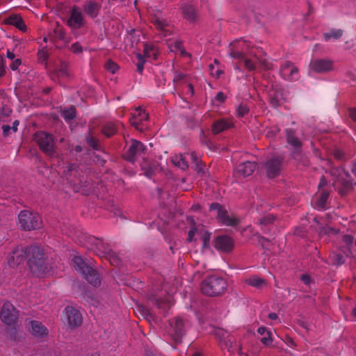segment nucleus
Here are the masks:
<instances>
[{
  "instance_id": "8fccbe9b",
  "label": "nucleus",
  "mask_w": 356,
  "mask_h": 356,
  "mask_svg": "<svg viewBox=\"0 0 356 356\" xmlns=\"http://www.w3.org/2000/svg\"><path fill=\"white\" fill-rule=\"evenodd\" d=\"M249 111V108L243 104H240L237 109L238 115L239 117H243Z\"/></svg>"
},
{
  "instance_id": "4d7b16f0",
  "label": "nucleus",
  "mask_w": 356,
  "mask_h": 356,
  "mask_svg": "<svg viewBox=\"0 0 356 356\" xmlns=\"http://www.w3.org/2000/svg\"><path fill=\"white\" fill-rule=\"evenodd\" d=\"M71 50L75 54L81 53L83 49L79 42H75L71 45Z\"/></svg>"
},
{
  "instance_id": "473e14b6",
  "label": "nucleus",
  "mask_w": 356,
  "mask_h": 356,
  "mask_svg": "<svg viewBox=\"0 0 356 356\" xmlns=\"http://www.w3.org/2000/svg\"><path fill=\"white\" fill-rule=\"evenodd\" d=\"M246 282L255 288L261 289L266 285V280L258 277H251L246 280Z\"/></svg>"
},
{
  "instance_id": "7c9ffc66",
  "label": "nucleus",
  "mask_w": 356,
  "mask_h": 356,
  "mask_svg": "<svg viewBox=\"0 0 356 356\" xmlns=\"http://www.w3.org/2000/svg\"><path fill=\"white\" fill-rule=\"evenodd\" d=\"M97 245H96L95 248V251L97 254L101 257H103L111 249L108 248V246L106 243H104L102 240L97 241Z\"/></svg>"
},
{
  "instance_id": "6e6d98bb",
  "label": "nucleus",
  "mask_w": 356,
  "mask_h": 356,
  "mask_svg": "<svg viewBox=\"0 0 356 356\" xmlns=\"http://www.w3.org/2000/svg\"><path fill=\"white\" fill-rule=\"evenodd\" d=\"M334 156L338 160H343L344 159L345 153L339 149H335L333 152Z\"/></svg>"
},
{
  "instance_id": "3c124183",
  "label": "nucleus",
  "mask_w": 356,
  "mask_h": 356,
  "mask_svg": "<svg viewBox=\"0 0 356 356\" xmlns=\"http://www.w3.org/2000/svg\"><path fill=\"white\" fill-rule=\"evenodd\" d=\"M260 67L264 70H269L272 68V64L266 60H259Z\"/></svg>"
},
{
  "instance_id": "7ed1b4c3",
  "label": "nucleus",
  "mask_w": 356,
  "mask_h": 356,
  "mask_svg": "<svg viewBox=\"0 0 356 356\" xmlns=\"http://www.w3.org/2000/svg\"><path fill=\"white\" fill-rule=\"evenodd\" d=\"M170 330L169 333L175 344L181 343L182 338L186 333L189 323L181 317H175L169 321Z\"/></svg>"
},
{
  "instance_id": "20e7f679",
  "label": "nucleus",
  "mask_w": 356,
  "mask_h": 356,
  "mask_svg": "<svg viewBox=\"0 0 356 356\" xmlns=\"http://www.w3.org/2000/svg\"><path fill=\"white\" fill-rule=\"evenodd\" d=\"M18 218L19 227L25 231H31L40 227L41 218L36 213L24 210L19 213Z\"/></svg>"
},
{
  "instance_id": "f704fd0d",
  "label": "nucleus",
  "mask_w": 356,
  "mask_h": 356,
  "mask_svg": "<svg viewBox=\"0 0 356 356\" xmlns=\"http://www.w3.org/2000/svg\"><path fill=\"white\" fill-rule=\"evenodd\" d=\"M137 312L147 321L151 322L152 320H154L153 315L145 306L143 305H138L137 306Z\"/></svg>"
},
{
  "instance_id": "f3484780",
  "label": "nucleus",
  "mask_w": 356,
  "mask_h": 356,
  "mask_svg": "<svg viewBox=\"0 0 356 356\" xmlns=\"http://www.w3.org/2000/svg\"><path fill=\"white\" fill-rule=\"evenodd\" d=\"M255 162L245 161L240 163L236 168V172L244 177L251 175L257 169Z\"/></svg>"
},
{
  "instance_id": "49530a36",
  "label": "nucleus",
  "mask_w": 356,
  "mask_h": 356,
  "mask_svg": "<svg viewBox=\"0 0 356 356\" xmlns=\"http://www.w3.org/2000/svg\"><path fill=\"white\" fill-rule=\"evenodd\" d=\"M11 112L12 111L8 107L3 106L1 111L0 120L4 121V118L9 117Z\"/></svg>"
},
{
  "instance_id": "a878e982",
  "label": "nucleus",
  "mask_w": 356,
  "mask_h": 356,
  "mask_svg": "<svg viewBox=\"0 0 356 356\" xmlns=\"http://www.w3.org/2000/svg\"><path fill=\"white\" fill-rule=\"evenodd\" d=\"M6 21L8 24L15 26L22 31H26V26L23 19L17 15H12L9 17Z\"/></svg>"
},
{
  "instance_id": "72a5a7b5",
  "label": "nucleus",
  "mask_w": 356,
  "mask_h": 356,
  "mask_svg": "<svg viewBox=\"0 0 356 356\" xmlns=\"http://www.w3.org/2000/svg\"><path fill=\"white\" fill-rule=\"evenodd\" d=\"M183 14L186 18L189 20H194L195 19V9L192 5H186L182 9Z\"/></svg>"
},
{
  "instance_id": "e2e57ef3",
  "label": "nucleus",
  "mask_w": 356,
  "mask_h": 356,
  "mask_svg": "<svg viewBox=\"0 0 356 356\" xmlns=\"http://www.w3.org/2000/svg\"><path fill=\"white\" fill-rule=\"evenodd\" d=\"M21 60L19 58H17L13 61L10 67L13 70H16L18 68V67L21 65Z\"/></svg>"
},
{
  "instance_id": "2eb2a0df",
  "label": "nucleus",
  "mask_w": 356,
  "mask_h": 356,
  "mask_svg": "<svg viewBox=\"0 0 356 356\" xmlns=\"http://www.w3.org/2000/svg\"><path fill=\"white\" fill-rule=\"evenodd\" d=\"M147 299L152 304L156 305L159 309H163L165 312L168 309L171 304L168 300H163L160 296H159L156 290L152 289L147 294Z\"/></svg>"
},
{
  "instance_id": "58836bf2",
  "label": "nucleus",
  "mask_w": 356,
  "mask_h": 356,
  "mask_svg": "<svg viewBox=\"0 0 356 356\" xmlns=\"http://www.w3.org/2000/svg\"><path fill=\"white\" fill-rule=\"evenodd\" d=\"M76 109L74 106H71L70 109H64L61 112V115L66 121H70L75 118Z\"/></svg>"
},
{
  "instance_id": "5fc2aeb1",
  "label": "nucleus",
  "mask_w": 356,
  "mask_h": 356,
  "mask_svg": "<svg viewBox=\"0 0 356 356\" xmlns=\"http://www.w3.org/2000/svg\"><path fill=\"white\" fill-rule=\"evenodd\" d=\"M209 70L212 76H216L217 77H219L220 75L222 73V70H220L218 68H216L212 64L209 65Z\"/></svg>"
},
{
  "instance_id": "de8ad7c7",
  "label": "nucleus",
  "mask_w": 356,
  "mask_h": 356,
  "mask_svg": "<svg viewBox=\"0 0 356 356\" xmlns=\"http://www.w3.org/2000/svg\"><path fill=\"white\" fill-rule=\"evenodd\" d=\"M345 261L344 257L341 254H335L333 256V264L339 266Z\"/></svg>"
},
{
  "instance_id": "79ce46f5",
  "label": "nucleus",
  "mask_w": 356,
  "mask_h": 356,
  "mask_svg": "<svg viewBox=\"0 0 356 356\" xmlns=\"http://www.w3.org/2000/svg\"><path fill=\"white\" fill-rule=\"evenodd\" d=\"M211 233L204 231L202 234V240L203 241V248H208L209 247V241H210Z\"/></svg>"
},
{
  "instance_id": "f8f14e48",
  "label": "nucleus",
  "mask_w": 356,
  "mask_h": 356,
  "mask_svg": "<svg viewBox=\"0 0 356 356\" xmlns=\"http://www.w3.org/2000/svg\"><path fill=\"white\" fill-rule=\"evenodd\" d=\"M214 246L216 249L225 252H229L234 248V241L227 235L216 236L214 241Z\"/></svg>"
},
{
  "instance_id": "1a4fd4ad",
  "label": "nucleus",
  "mask_w": 356,
  "mask_h": 356,
  "mask_svg": "<svg viewBox=\"0 0 356 356\" xmlns=\"http://www.w3.org/2000/svg\"><path fill=\"white\" fill-rule=\"evenodd\" d=\"M146 149L145 145L140 141L136 140H131V145L128 149L124 153L123 157L127 161L134 163L136 159V156L140 152H144Z\"/></svg>"
},
{
  "instance_id": "e433bc0d",
  "label": "nucleus",
  "mask_w": 356,
  "mask_h": 356,
  "mask_svg": "<svg viewBox=\"0 0 356 356\" xmlns=\"http://www.w3.org/2000/svg\"><path fill=\"white\" fill-rule=\"evenodd\" d=\"M116 131L117 129L115 124L111 122L106 124L102 128L103 134L107 137L113 136Z\"/></svg>"
},
{
  "instance_id": "dca6fc26",
  "label": "nucleus",
  "mask_w": 356,
  "mask_h": 356,
  "mask_svg": "<svg viewBox=\"0 0 356 356\" xmlns=\"http://www.w3.org/2000/svg\"><path fill=\"white\" fill-rule=\"evenodd\" d=\"M286 140L289 145L295 147L293 152V156L297 159L301 152V141L296 136L295 131L291 129L286 130Z\"/></svg>"
},
{
  "instance_id": "9b49d317",
  "label": "nucleus",
  "mask_w": 356,
  "mask_h": 356,
  "mask_svg": "<svg viewBox=\"0 0 356 356\" xmlns=\"http://www.w3.org/2000/svg\"><path fill=\"white\" fill-rule=\"evenodd\" d=\"M29 247H17L8 258V264L13 267L19 264L26 258H27Z\"/></svg>"
},
{
  "instance_id": "0eeeda50",
  "label": "nucleus",
  "mask_w": 356,
  "mask_h": 356,
  "mask_svg": "<svg viewBox=\"0 0 356 356\" xmlns=\"http://www.w3.org/2000/svg\"><path fill=\"white\" fill-rule=\"evenodd\" d=\"M281 76L287 81H297L300 78L299 70L291 61H286L280 68Z\"/></svg>"
},
{
  "instance_id": "6e6552de",
  "label": "nucleus",
  "mask_w": 356,
  "mask_h": 356,
  "mask_svg": "<svg viewBox=\"0 0 356 356\" xmlns=\"http://www.w3.org/2000/svg\"><path fill=\"white\" fill-rule=\"evenodd\" d=\"M283 157L273 156L266 163V175L268 178H274L280 175Z\"/></svg>"
},
{
  "instance_id": "4468645a",
  "label": "nucleus",
  "mask_w": 356,
  "mask_h": 356,
  "mask_svg": "<svg viewBox=\"0 0 356 356\" xmlns=\"http://www.w3.org/2000/svg\"><path fill=\"white\" fill-rule=\"evenodd\" d=\"M67 23L69 26L74 29H79L84 25V18L76 7L72 8Z\"/></svg>"
},
{
  "instance_id": "b1692460",
  "label": "nucleus",
  "mask_w": 356,
  "mask_h": 356,
  "mask_svg": "<svg viewBox=\"0 0 356 356\" xmlns=\"http://www.w3.org/2000/svg\"><path fill=\"white\" fill-rule=\"evenodd\" d=\"M173 82L175 84V88L188 87L189 89H193V86L189 81L188 77H187L186 75L184 74H176L174 76Z\"/></svg>"
},
{
  "instance_id": "864d4df0",
  "label": "nucleus",
  "mask_w": 356,
  "mask_h": 356,
  "mask_svg": "<svg viewBox=\"0 0 356 356\" xmlns=\"http://www.w3.org/2000/svg\"><path fill=\"white\" fill-rule=\"evenodd\" d=\"M261 341L262 343H264L266 346L270 345L273 341V339L271 337V333L267 332L266 336L264 335V337L263 338H261Z\"/></svg>"
},
{
  "instance_id": "c756f323",
  "label": "nucleus",
  "mask_w": 356,
  "mask_h": 356,
  "mask_svg": "<svg viewBox=\"0 0 356 356\" xmlns=\"http://www.w3.org/2000/svg\"><path fill=\"white\" fill-rule=\"evenodd\" d=\"M103 257L108 260L110 264L113 266H118L122 263L120 257L112 250H110Z\"/></svg>"
},
{
  "instance_id": "aec40b11",
  "label": "nucleus",
  "mask_w": 356,
  "mask_h": 356,
  "mask_svg": "<svg viewBox=\"0 0 356 356\" xmlns=\"http://www.w3.org/2000/svg\"><path fill=\"white\" fill-rule=\"evenodd\" d=\"M29 331L36 337H42L47 334V329L39 321H32L29 322Z\"/></svg>"
},
{
  "instance_id": "13d9d810",
  "label": "nucleus",
  "mask_w": 356,
  "mask_h": 356,
  "mask_svg": "<svg viewBox=\"0 0 356 356\" xmlns=\"http://www.w3.org/2000/svg\"><path fill=\"white\" fill-rule=\"evenodd\" d=\"M242 60H244V63H245V66L246 67V68H248L249 70L252 71V70H254L255 69V65L252 62L251 60L250 59H247L244 57V58H243Z\"/></svg>"
},
{
  "instance_id": "0e129e2a",
  "label": "nucleus",
  "mask_w": 356,
  "mask_h": 356,
  "mask_svg": "<svg viewBox=\"0 0 356 356\" xmlns=\"http://www.w3.org/2000/svg\"><path fill=\"white\" fill-rule=\"evenodd\" d=\"M153 22L156 25L158 29H163L165 26L164 22L157 17H155V19H153Z\"/></svg>"
},
{
  "instance_id": "f257e3e1",
  "label": "nucleus",
  "mask_w": 356,
  "mask_h": 356,
  "mask_svg": "<svg viewBox=\"0 0 356 356\" xmlns=\"http://www.w3.org/2000/svg\"><path fill=\"white\" fill-rule=\"evenodd\" d=\"M227 286L226 281L222 277L210 276L202 282L201 290L207 296L216 297L222 296Z\"/></svg>"
},
{
  "instance_id": "69168bd1",
  "label": "nucleus",
  "mask_w": 356,
  "mask_h": 356,
  "mask_svg": "<svg viewBox=\"0 0 356 356\" xmlns=\"http://www.w3.org/2000/svg\"><path fill=\"white\" fill-rule=\"evenodd\" d=\"M67 63L65 62H61L60 65V72L63 75H67Z\"/></svg>"
},
{
  "instance_id": "a211bd4d",
  "label": "nucleus",
  "mask_w": 356,
  "mask_h": 356,
  "mask_svg": "<svg viewBox=\"0 0 356 356\" xmlns=\"http://www.w3.org/2000/svg\"><path fill=\"white\" fill-rule=\"evenodd\" d=\"M29 266L32 273L37 277L44 275L47 269L44 258L38 259V261H34L33 262L29 261Z\"/></svg>"
},
{
  "instance_id": "2f4dec72",
  "label": "nucleus",
  "mask_w": 356,
  "mask_h": 356,
  "mask_svg": "<svg viewBox=\"0 0 356 356\" xmlns=\"http://www.w3.org/2000/svg\"><path fill=\"white\" fill-rule=\"evenodd\" d=\"M172 163L175 165L180 168L182 170H186L188 168V162L183 155L175 156L172 158Z\"/></svg>"
},
{
  "instance_id": "ea45409f",
  "label": "nucleus",
  "mask_w": 356,
  "mask_h": 356,
  "mask_svg": "<svg viewBox=\"0 0 356 356\" xmlns=\"http://www.w3.org/2000/svg\"><path fill=\"white\" fill-rule=\"evenodd\" d=\"M341 188L339 192L341 195H346L350 191L353 189V184L347 180L343 181Z\"/></svg>"
},
{
  "instance_id": "338daca9",
  "label": "nucleus",
  "mask_w": 356,
  "mask_h": 356,
  "mask_svg": "<svg viewBox=\"0 0 356 356\" xmlns=\"http://www.w3.org/2000/svg\"><path fill=\"white\" fill-rule=\"evenodd\" d=\"M349 117L353 120L356 121V108H350L348 109Z\"/></svg>"
},
{
  "instance_id": "ddd939ff",
  "label": "nucleus",
  "mask_w": 356,
  "mask_h": 356,
  "mask_svg": "<svg viewBox=\"0 0 356 356\" xmlns=\"http://www.w3.org/2000/svg\"><path fill=\"white\" fill-rule=\"evenodd\" d=\"M65 314L70 326L76 327L82 324V316L78 309L73 307L67 306L65 308Z\"/></svg>"
},
{
  "instance_id": "c9c22d12",
  "label": "nucleus",
  "mask_w": 356,
  "mask_h": 356,
  "mask_svg": "<svg viewBox=\"0 0 356 356\" xmlns=\"http://www.w3.org/2000/svg\"><path fill=\"white\" fill-rule=\"evenodd\" d=\"M276 217L272 214L266 215L258 220L259 225L261 226H268L271 225L275 220Z\"/></svg>"
},
{
  "instance_id": "f03ea898",
  "label": "nucleus",
  "mask_w": 356,
  "mask_h": 356,
  "mask_svg": "<svg viewBox=\"0 0 356 356\" xmlns=\"http://www.w3.org/2000/svg\"><path fill=\"white\" fill-rule=\"evenodd\" d=\"M34 140L44 154L50 157L56 156L55 141L52 134L44 131H38L35 134Z\"/></svg>"
},
{
  "instance_id": "4c0bfd02",
  "label": "nucleus",
  "mask_w": 356,
  "mask_h": 356,
  "mask_svg": "<svg viewBox=\"0 0 356 356\" xmlns=\"http://www.w3.org/2000/svg\"><path fill=\"white\" fill-rule=\"evenodd\" d=\"M343 35V31L341 29H332L328 33H325L323 34L324 39L327 41L331 38H333L334 39H339Z\"/></svg>"
},
{
  "instance_id": "9d476101",
  "label": "nucleus",
  "mask_w": 356,
  "mask_h": 356,
  "mask_svg": "<svg viewBox=\"0 0 356 356\" xmlns=\"http://www.w3.org/2000/svg\"><path fill=\"white\" fill-rule=\"evenodd\" d=\"M309 67L317 73H326L333 68V62L330 59H314L312 60Z\"/></svg>"
},
{
  "instance_id": "cd10ccee",
  "label": "nucleus",
  "mask_w": 356,
  "mask_h": 356,
  "mask_svg": "<svg viewBox=\"0 0 356 356\" xmlns=\"http://www.w3.org/2000/svg\"><path fill=\"white\" fill-rule=\"evenodd\" d=\"M6 338L11 341H18L19 339V334L18 332V329L16 327L15 324L13 325H7L6 328Z\"/></svg>"
},
{
  "instance_id": "09e8293b",
  "label": "nucleus",
  "mask_w": 356,
  "mask_h": 356,
  "mask_svg": "<svg viewBox=\"0 0 356 356\" xmlns=\"http://www.w3.org/2000/svg\"><path fill=\"white\" fill-rule=\"evenodd\" d=\"M78 168V165H76L75 163H70L67 166V170H64L63 172V175L67 177L69 176H70L71 175V172L72 171H76Z\"/></svg>"
},
{
  "instance_id": "c85d7f7f",
  "label": "nucleus",
  "mask_w": 356,
  "mask_h": 356,
  "mask_svg": "<svg viewBox=\"0 0 356 356\" xmlns=\"http://www.w3.org/2000/svg\"><path fill=\"white\" fill-rule=\"evenodd\" d=\"M229 124L225 120H217L213 124L212 131L218 134L229 127Z\"/></svg>"
},
{
  "instance_id": "a18cd8bd",
  "label": "nucleus",
  "mask_w": 356,
  "mask_h": 356,
  "mask_svg": "<svg viewBox=\"0 0 356 356\" xmlns=\"http://www.w3.org/2000/svg\"><path fill=\"white\" fill-rule=\"evenodd\" d=\"M54 36L60 40L65 39V32L63 29L59 27V25L57 24V27L54 30Z\"/></svg>"
},
{
  "instance_id": "5701e85b",
  "label": "nucleus",
  "mask_w": 356,
  "mask_h": 356,
  "mask_svg": "<svg viewBox=\"0 0 356 356\" xmlns=\"http://www.w3.org/2000/svg\"><path fill=\"white\" fill-rule=\"evenodd\" d=\"M28 264H29V261H38V259H42L44 257V253L42 250H41L38 246L31 245L28 248Z\"/></svg>"
},
{
  "instance_id": "c03bdc74",
  "label": "nucleus",
  "mask_w": 356,
  "mask_h": 356,
  "mask_svg": "<svg viewBox=\"0 0 356 356\" xmlns=\"http://www.w3.org/2000/svg\"><path fill=\"white\" fill-rule=\"evenodd\" d=\"M136 111L138 112V115L140 122L148 120L149 114L143 111L140 106L136 108Z\"/></svg>"
},
{
  "instance_id": "774afa93",
  "label": "nucleus",
  "mask_w": 356,
  "mask_h": 356,
  "mask_svg": "<svg viewBox=\"0 0 356 356\" xmlns=\"http://www.w3.org/2000/svg\"><path fill=\"white\" fill-rule=\"evenodd\" d=\"M131 124L137 130L143 131V129L140 127V122L139 120H131L130 121Z\"/></svg>"
},
{
  "instance_id": "603ef678",
  "label": "nucleus",
  "mask_w": 356,
  "mask_h": 356,
  "mask_svg": "<svg viewBox=\"0 0 356 356\" xmlns=\"http://www.w3.org/2000/svg\"><path fill=\"white\" fill-rule=\"evenodd\" d=\"M229 55L235 59L242 60L244 58V54L238 51L232 50Z\"/></svg>"
},
{
  "instance_id": "bb28decb",
  "label": "nucleus",
  "mask_w": 356,
  "mask_h": 356,
  "mask_svg": "<svg viewBox=\"0 0 356 356\" xmlns=\"http://www.w3.org/2000/svg\"><path fill=\"white\" fill-rule=\"evenodd\" d=\"M72 264L74 268L79 271L81 274L83 271H86L90 266L87 265L84 259L79 256H74L72 259Z\"/></svg>"
},
{
  "instance_id": "393cba45",
  "label": "nucleus",
  "mask_w": 356,
  "mask_h": 356,
  "mask_svg": "<svg viewBox=\"0 0 356 356\" xmlns=\"http://www.w3.org/2000/svg\"><path fill=\"white\" fill-rule=\"evenodd\" d=\"M268 97L270 102L274 106L279 105L280 102L286 99L283 90H269Z\"/></svg>"
},
{
  "instance_id": "052dcab7",
  "label": "nucleus",
  "mask_w": 356,
  "mask_h": 356,
  "mask_svg": "<svg viewBox=\"0 0 356 356\" xmlns=\"http://www.w3.org/2000/svg\"><path fill=\"white\" fill-rule=\"evenodd\" d=\"M300 280L306 284L309 285L312 282L311 277L307 274H303L300 277Z\"/></svg>"
},
{
  "instance_id": "bf43d9fd",
  "label": "nucleus",
  "mask_w": 356,
  "mask_h": 356,
  "mask_svg": "<svg viewBox=\"0 0 356 356\" xmlns=\"http://www.w3.org/2000/svg\"><path fill=\"white\" fill-rule=\"evenodd\" d=\"M38 58L42 60H46L49 58V55H48L47 52L44 49H41L38 51Z\"/></svg>"
},
{
  "instance_id": "6ab92c4d",
  "label": "nucleus",
  "mask_w": 356,
  "mask_h": 356,
  "mask_svg": "<svg viewBox=\"0 0 356 356\" xmlns=\"http://www.w3.org/2000/svg\"><path fill=\"white\" fill-rule=\"evenodd\" d=\"M101 9V5L95 1H89L83 7L84 13L90 17L96 18Z\"/></svg>"
},
{
  "instance_id": "412c9836",
  "label": "nucleus",
  "mask_w": 356,
  "mask_h": 356,
  "mask_svg": "<svg viewBox=\"0 0 356 356\" xmlns=\"http://www.w3.org/2000/svg\"><path fill=\"white\" fill-rule=\"evenodd\" d=\"M86 271H83V276L84 278L91 284L95 286H99L100 284V279L99 277V274L96 270L90 267L87 268Z\"/></svg>"
},
{
  "instance_id": "423d86ee",
  "label": "nucleus",
  "mask_w": 356,
  "mask_h": 356,
  "mask_svg": "<svg viewBox=\"0 0 356 356\" xmlns=\"http://www.w3.org/2000/svg\"><path fill=\"white\" fill-rule=\"evenodd\" d=\"M18 312L10 302H5L0 312L1 321L7 325L16 324L18 319Z\"/></svg>"
},
{
  "instance_id": "37998d69",
  "label": "nucleus",
  "mask_w": 356,
  "mask_h": 356,
  "mask_svg": "<svg viewBox=\"0 0 356 356\" xmlns=\"http://www.w3.org/2000/svg\"><path fill=\"white\" fill-rule=\"evenodd\" d=\"M105 67L108 71L114 74L118 69V65L111 60H109L106 63Z\"/></svg>"
},
{
  "instance_id": "39448f33",
  "label": "nucleus",
  "mask_w": 356,
  "mask_h": 356,
  "mask_svg": "<svg viewBox=\"0 0 356 356\" xmlns=\"http://www.w3.org/2000/svg\"><path fill=\"white\" fill-rule=\"evenodd\" d=\"M209 210L211 211H216L218 221L227 226L235 227L239 223V220L234 216H229L227 211L219 203H211L209 207Z\"/></svg>"
},
{
  "instance_id": "4be33fe9",
  "label": "nucleus",
  "mask_w": 356,
  "mask_h": 356,
  "mask_svg": "<svg viewBox=\"0 0 356 356\" xmlns=\"http://www.w3.org/2000/svg\"><path fill=\"white\" fill-rule=\"evenodd\" d=\"M216 335L220 339V345L222 348H227L229 351L233 348L235 343V340L233 337H230L227 332L219 331Z\"/></svg>"
},
{
  "instance_id": "a19ab883",
  "label": "nucleus",
  "mask_w": 356,
  "mask_h": 356,
  "mask_svg": "<svg viewBox=\"0 0 356 356\" xmlns=\"http://www.w3.org/2000/svg\"><path fill=\"white\" fill-rule=\"evenodd\" d=\"M329 197V193L326 191H323L319 199L318 200L316 204L321 208H325V203Z\"/></svg>"
},
{
  "instance_id": "680f3d73",
  "label": "nucleus",
  "mask_w": 356,
  "mask_h": 356,
  "mask_svg": "<svg viewBox=\"0 0 356 356\" xmlns=\"http://www.w3.org/2000/svg\"><path fill=\"white\" fill-rule=\"evenodd\" d=\"M88 143L94 149H97L98 145L96 139L94 137H90L88 138Z\"/></svg>"
}]
</instances>
